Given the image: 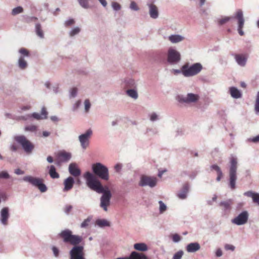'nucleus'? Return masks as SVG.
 <instances>
[{
    "mask_svg": "<svg viewBox=\"0 0 259 259\" xmlns=\"http://www.w3.org/2000/svg\"><path fill=\"white\" fill-rule=\"evenodd\" d=\"M248 140L253 143H258L259 142V135H257V136L253 137L252 138H250L248 139Z\"/></svg>",
    "mask_w": 259,
    "mask_h": 259,
    "instance_id": "nucleus-62",
    "label": "nucleus"
},
{
    "mask_svg": "<svg viewBox=\"0 0 259 259\" xmlns=\"http://www.w3.org/2000/svg\"><path fill=\"white\" fill-rule=\"evenodd\" d=\"M157 180L155 178L142 176L140 178L139 185L141 187L149 186L154 187L156 185Z\"/></svg>",
    "mask_w": 259,
    "mask_h": 259,
    "instance_id": "nucleus-13",
    "label": "nucleus"
},
{
    "mask_svg": "<svg viewBox=\"0 0 259 259\" xmlns=\"http://www.w3.org/2000/svg\"><path fill=\"white\" fill-rule=\"evenodd\" d=\"M189 187L190 186L188 183L184 184L182 189L177 193L178 197L182 200L185 199L187 197Z\"/></svg>",
    "mask_w": 259,
    "mask_h": 259,
    "instance_id": "nucleus-18",
    "label": "nucleus"
},
{
    "mask_svg": "<svg viewBox=\"0 0 259 259\" xmlns=\"http://www.w3.org/2000/svg\"><path fill=\"white\" fill-rule=\"evenodd\" d=\"M129 257L130 259H150L145 254L136 251H132L130 253Z\"/></svg>",
    "mask_w": 259,
    "mask_h": 259,
    "instance_id": "nucleus-25",
    "label": "nucleus"
},
{
    "mask_svg": "<svg viewBox=\"0 0 259 259\" xmlns=\"http://www.w3.org/2000/svg\"><path fill=\"white\" fill-rule=\"evenodd\" d=\"M84 112L87 113H89L91 107V104L89 99L85 100L84 102Z\"/></svg>",
    "mask_w": 259,
    "mask_h": 259,
    "instance_id": "nucleus-43",
    "label": "nucleus"
},
{
    "mask_svg": "<svg viewBox=\"0 0 259 259\" xmlns=\"http://www.w3.org/2000/svg\"><path fill=\"white\" fill-rule=\"evenodd\" d=\"M203 67L200 63H196L191 66L186 64L182 66L183 75L185 77H191L198 74Z\"/></svg>",
    "mask_w": 259,
    "mask_h": 259,
    "instance_id": "nucleus-4",
    "label": "nucleus"
},
{
    "mask_svg": "<svg viewBox=\"0 0 259 259\" xmlns=\"http://www.w3.org/2000/svg\"><path fill=\"white\" fill-rule=\"evenodd\" d=\"M158 203L159 204V213L162 214L166 210L167 206L161 200L159 201Z\"/></svg>",
    "mask_w": 259,
    "mask_h": 259,
    "instance_id": "nucleus-39",
    "label": "nucleus"
},
{
    "mask_svg": "<svg viewBox=\"0 0 259 259\" xmlns=\"http://www.w3.org/2000/svg\"><path fill=\"white\" fill-rule=\"evenodd\" d=\"M237 168V157L232 155L229 158V187L231 190H234L236 188Z\"/></svg>",
    "mask_w": 259,
    "mask_h": 259,
    "instance_id": "nucleus-3",
    "label": "nucleus"
},
{
    "mask_svg": "<svg viewBox=\"0 0 259 259\" xmlns=\"http://www.w3.org/2000/svg\"><path fill=\"white\" fill-rule=\"evenodd\" d=\"M210 168L212 170H214L215 171H216L217 174L222 172L221 168L216 164H213L211 165Z\"/></svg>",
    "mask_w": 259,
    "mask_h": 259,
    "instance_id": "nucleus-53",
    "label": "nucleus"
},
{
    "mask_svg": "<svg viewBox=\"0 0 259 259\" xmlns=\"http://www.w3.org/2000/svg\"><path fill=\"white\" fill-rule=\"evenodd\" d=\"M48 112L45 107L41 108V113L34 112L30 114L31 118L32 117L36 120L44 119L47 118Z\"/></svg>",
    "mask_w": 259,
    "mask_h": 259,
    "instance_id": "nucleus-19",
    "label": "nucleus"
},
{
    "mask_svg": "<svg viewBox=\"0 0 259 259\" xmlns=\"http://www.w3.org/2000/svg\"><path fill=\"white\" fill-rule=\"evenodd\" d=\"M81 105V101L78 100L73 105V110L74 111H76L77 109Z\"/></svg>",
    "mask_w": 259,
    "mask_h": 259,
    "instance_id": "nucleus-57",
    "label": "nucleus"
},
{
    "mask_svg": "<svg viewBox=\"0 0 259 259\" xmlns=\"http://www.w3.org/2000/svg\"><path fill=\"white\" fill-rule=\"evenodd\" d=\"M134 248L140 251H146L148 249L147 244L145 243H137L134 245Z\"/></svg>",
    "mask_w": 259,
    "mask_h": 259,
    "instance_id": "nucleus-29",
    "label": "nucleus"
},
{
    "mask_svg": "<svg viewBox=\"0 0 259 259\" xmlns=\"http://www.w3.org/2000/svg\"><path fill=\"white\" fill-rule=\"evenodd\" d=\"M74 183L75 181L72 177L69 176L65 179L63 181V192H67L71 190L74 186Z\"/></svg>",
    "mask_w": 259,
    "mask_h": 259,
    "instance_id": "nucleus-17",
    "label": "nucleus"
},
{
    "mask_svg": "<svg viewBox=\"0 0 259 259\" xmlns=\"http://www.w3.org/2000/svg\"><path fill=\"white\" fill-rule=\"evenodd\" d=\"M93 135V131L91 129H88L83 134L78 136V140L80 146L82 149H86L90 144V139Z\"/></svg>",
    "mask_w": 259,
    "mask_h": 259,
    "instance_id": "nucleus-10",
    "label": "nucleus"
},
{
    "mask_svg": "<svg viewBox=\"0 0 259 259\" xmlns=\"http://www.w3.org/2000/svg\"><path fill=\"white\" fill-rule=\"evenodd\" d=\"M23 12V8L21 6H18L12 10L11 14L13 16H16L22 13Z\"/></svg>",
    "mask_w": 259,
    "mask_h": 259,
    "instance_id": "nucleus-37",
    "label": "nucleus"
},
{
    "mask_svg": "<svg viewBox=\"0 0 259 259\" xmlns=\"http://www.w3.org/2000/svg\"><path fill=\"white\" fill-rule=\"evenodd\" d=\"M77 89L76 88H72L70 90V97L71 98H75L77 96Z\"/></svg>",
    "mask_w": 259,
    "mask_h": 259,
    "instance_id": "nucleus-50",
    "label": "nucleus"
},
{
    "mask_svg": "<svg viewBox=\"0 0 259 259\" xmlns=\"http://www.w3.org/2000/svg\"><path fill=\"white\" fill-rule=\"evenodd\" d=\"M68 171L71 176L74 177H78L81 175V170L75 162H72L69 165Z\"/></svg>",
    "mask_w": 259,
    "mask_h": 259,
    "instance_id": "nucleus-16",
    "label": "nucleus"
},
{
    "mask_svg": "<svg viewBox=\"0 0 259 259\" xmlns=\"http://www.w3.org/2000/svg\"><path fill=\"white\" fill-rule=\"evenodd\" d=\"M125 86L127 88L136 89L137 83L136 80L132 78H129L125 80Z\"/></svg>",
    "mask_w": 259,
    "mask_h": 259,
    "instance_id": "nucleus-30",
    "label": "nucleus"
},
{
    "mask_svg": "<svg viewBox=\"0 0 259 259\" xmlns=\"http://www.w3.org/2000/svg\"><path fill=\"white\" fill-rule=\"evenodd\" d=\"M122 165L120 163H117L114 166V169L115 171L117 172H119L121 170Z\"/></svg>",
    "mask_w": 259,
    "mask_h": 259,
    "instance_id": "nucleus-59",
    "label": "nucleus"
},
{
    "mask_svg": "<svg viewBox=\"0 0 259 259\" xmlns=\"http://www.w3.org/2000/svg\"><path fill=\"white\" fill-rule=\"evenodd\" d=\"M168 39L172 44H177L184 40L185 37L180 34H172L168 37Z\"/></svg>",
    "mask_w": 259,
    "mask_h": 259,
    "instance_id": "nucleus-24",
    "label": "nucleus"
},
{
    "mask_svg": "<svg viewBox=\"0 0 259 259\" xmlns=\"http://www.w3.org/2000/svg\"><path fill=\"white\" fill-rule=\"evenodd\" d=\"M47 168L48 169V172L52 179H58L59 178V174L56 171V168L54 165H48Z\"/></svg>",
    "mask_w": 259,
    "mask_h": 259,
    "instance_id": "nucleus-26",
    "label": "nucleus"
},
{
    "mask_svg": "<svg viewBox=\"0 0 259 259\" xmlns=\"http://www.w3.org/2000/svg\"><path fill=\"white\" fill-rule=\"evenodd\" d=\"M31 106L29 105L23 106L20 107L21 111H27L30 110Z\"/></svg>",
    "mask_w": 259,
    "mask_h": 259,
    "instance_id": "nucleus-64",
    "label": "nucleus"
},
{
    "mask_svg": "<svg viewBox=\"0 0 259 259\" xmlns=\"http://www.w3.org/2000/svg\"><path fill=\"white\" fill-rule=\"evenodd\" d=\"M52 249L54 256L56 257H58L59 256V253H60V251H59V249L57 247H56V246H53L52 248Z\"/></svg>",
    "mask_w": 259,
    "mask_h": 259,
    "instance_id": "nucleus-52",
    "label": "nucleus"
},
{
    "mask_svg": "<svg viewBox=\"0 0 259 259\" xmlns=\"http://www.w3.org/2000/svg\"><path fill=\"white\" fill-rule=\"evenodd\" d=\"M72 208H73V207L71 205H66L65 206L64 209V212L66 214H68L70 213V212L71 211Z\"/></svg>",
    "mask_w": 259,
    "mask_h": 259,
    "instance_id": "nucleus-54",
    "label": "nucleus"
},
{
    "mask_svg": "<svg viewBox=\"0 0 259 259\" xmlns=\"http://www.w3.org/2000/svg\"><path fill=\"white\" fill-rule=\"evenodd\" d=\"M31 118L30 114H26L25 115H21L17 116L15 118L17 120H23L26 121L29 120Z\"/></svg>",
    "mask_w": 259,
    "mask_h": 259,
    "instance_id": "nucleus-44",
    "label": "nucleus"
},
{
    "mask_svg": "<svg viewBox=\"0 0 259 259\" xmlns=\"http://www.w3.org/2000/svg\"><path fill=\"white\" fill-rule=\"evenodd\" d=\"M80 28L78 26L74 27L70 30L69 35L70 37H73L78 34L80 32Z\"/></svg>",
    "mask_w": 259,
    "mask_h": 259,
    "instance_id": "nucleus-36",
    "label": "nucleus"
},
{
    "mask_svg": "<svg viewBox=\"0 0 259 259\" xmlns=\"http://www.w3.org/2000/svg\"><path fill=\"white\" fill-rule=\"evenodd\" d=\"M233 17H225L218 20V24L222 25L230 21Z\"/></svg>",
    "mask_w": 259,
    "mask_h": 259,
    "instance_id": "nucleus-42",
    "label": "nucleus"
},
{
    "mask_svg": "<svg viewBox=\"0 0 259 259\" xmlns=\"http://www.w3.org/2000/svg\"><path fill=\"white\" fill-rule=\"evenodd\" d=\"M200 99L198 94L188 93L187 95H178L177 100L182 104H191L197 103Z\"/></svg>",
    "mask_w": 259,
    "mask_h": 259,
    "instance_id": "nucleus-6",
    "label": "nucleus"
},
{
    "mask_svg": "<svg viewBox=\"0 0 259 259\" xmlns=\"http://www.w3.org/2000/svg\"><path fill=\"white\" fill-rule=\"evenodd\" d=\"M249 218V213L247 211L244 210L240 213L237 216L233 218L231 222L238 226H241L247 223Z\"/></svg>",
    "mask_w": 259,
    "mask_h": 259,
    "instance_id": "nucleus-11",
    "label": "nucleus"
},
{
    "mask_svg": "<svg viewBox=\"0 0 259 259\" xmlns=\"http://www.w3.org/2000/svg\"><path fill=\"white\" fill-rule=\"evenodd\" d=\"M96 225L100 228H104L106 227H110V223L106 219H97L95 223Z\"/></svg>",
    "mask_w": 259,
    "mask_h": 259,
    "instance_id": "nucleus-28",
    "label": "nucleus"
},
{
    "mask_svg": "<svg viewBox=\"0 0 259 259\" xmlns=\"http://www.w3.org/2000/svg\"><path fill=\"white\" fill-rule=\"evenodd\" d=\"M146 6L148 9V14L151 18L156 19L159 17V13L158 7L153 2H148Z\"/></svg>",
    "mask_w": 259,
    "mask_h": 259,
    "instance_id": "nucleus-14",
    "label": "nucleus"
},
{
    "mask_svg": "<svg viewBox=\"0 0 259 259\" xmlns=\"http://www.w3.org/2000/svg\"><path fill=\"white\" fill-rule=\"evenodd\" d=\"M90 221H91V218H88L87 219H85L82 222V223L81 224L80 227L82 228H84L87 227L89 226Z\"/></svg>",
    "mask_w": 259,
    "mask_h": 259,
    "instance_id": "nucleus-49",
    "label": "nucleus"
},
{
    "mask_svg": "<svg viewBox=\"0 0 259 259\" xmlns=\"http://www.w3.org/2000/svg\"><path fill=\"white\" fill-rule=\"evenodd\" d=\"M11 176L6 170L0 171V179H9Z\"/></svg>",
    "mask_w": 259,
    "mask_h": 259,
    "instance_id": "nucleus-40",
    "label": "nucleus"
},
{
    "mask_svg": "<svg viewBox=\"0 0 259 259\" xmlns=\"http://www.w3.org/2000/svg\"><path fill=\"white\" fill-rule=\"evenodd\" d=\"M254 110L256 113H259V91L256 93L254 104Z\"/></svg>",
    "mask_w": 259,
    "mask_h": 259,
    "instance_id": "nucleus-35",
    "label": "nucleus"
},
{
    "mask_svg": "<svg viewBox=\"0 0 259 259\" xmlns=\"http://www.w3.org/2000/svg\"><path fill=\"white\" fill-rule=\"evenodd\" d=\"M130 8L131 10L135 11H138L140 10V8L138 7V5L134 1H132L131 2V4L130 5Z\"/></svg>",
    "mask_w": 259,
    "mask_h": 259,
    "instance_id": "nucleus-45",
    "label": "nucleus"
},
{
    "mask_svg": "<svg viewBox=\"0 0 259 259\" xmlns=\"http://www.w3.org/2000/svg\"><path fill=\"white\" fill-rule=\"evenodd\" d=\"M22 180L25 182L29 183L33 186L37 187L42 193L45 192L47 190V187L43 183V180L42 179L31 176H26L24 177Z\"/></svg>",
    "mask_w": 259,
    "mask_h": 259,
    "instance_id": "nucleus-5",
    "label": "nucleus"
},
{
    "mask_svg": "<svg viewBox=\"0 0 259 259\" xmlns=\"http://www.w3.org/2000/svg\"><path fill=\"white\" fill-rule=\"evenodd\" d=\"M112 9L116 11H119L121 9V7L119 4L117 2H112L111 4Z\"/></svg>",
    "mask_w": 259,
    "mask_h": 259,
    "instance_id": "nucleus-48",
    "label": "nucleus"
},
{
    "mask_svg": "<svg viewBox=\"0 0 259 259\" xmlns=\"http://www.w3.org/2000/svg\"><path fill=\"white\" fill-rule=\"evenodd\" d=\"M233 204V200L231 199H227L225 201H222L220 202L219 206H220L222 209L224 211L230 210L231 206Z\"/></svg>",
    "mask_w": 259,
    "mask_h": 259,
    "instance_id": "nucleus-22",
    "label": "nucleus"
},
{
    "mask_svg": "<svg viewBox=\"0 0 259 259\" xmlns=\"http://www.w3.org/2000/svg\"><path fill=\"white\" fill-rule=\"evenodd\" d=\"M229 93L233 98L236 99L241 98L242 96L241 91L234 87H231L229 88Z\"/></svg>",
    "mask_w": 259,
    "mask_h": 259,
    "instance_id": "nucleus-21",
    "label": "nucleus"
},
{
    "mask_svg": "<svg viewBox=\"0 0 259 259\" xmlns=\"http://www.w3.org/2000/svg\"><path fill=\"white\" fill-rule=\"evenodd\" d=\"M170 72L174 75H178L179 74L182 73L183 74V69L182 67L181 69H172L170 70Z\"/></svg>",
    "mask_w": 259,
    "mask_h": 259,
    "instance_id": "nucleus-56",
    "label": "nucleus"
},
{
    "mask_svg": "<svg viewBox=\"0 0 259 259\" xmlns=\"http://www.w3.org/2000/svg\"><path fill=\"white\" fill-rule=\"evenodd\" d=\"M35 32L36 34L40 38H42L44 37L43 31L41 29V25L39 23H37L35 25Z\"/></svg>",
    "mask_w": 259,
    "mask_h": 259,
    "instance_id": "nucleus-34",
    "label": "nucleus"
},
{
    "mask_svg": "<svg viewBox=\"0 0 259 259\" xmlns=\"http://www.w3.org/2000/svg\"><path fill=\"white\" fill-rule=\"evenodd\" d=\"M14 139L26 153H31L34 149L33 144L23 135L15 136Z\"/></svg>",
    "mask_w": 259,
    "mask_h": 259,
    "instance_id": "nucleus-8",
    "label": "nucleus"
},
{
    "mask_svg": "<svg viewBox=\"0 0 259 259\" xmlns=\"http://www.w3.org/2000/svg\"><path fill=\"white\" fill-rule=\"evenodd\" d=\"M92 169L93 174L87 171L83 174L87 186L92 190L99 194H102L100 198L99 206L104 211H107L108 207L110 205L112 194L108 187L104 188L101 182L95 176L101 179L107 181L109 179L108 168L100 162L93 164Z\"/></svg>",
    "mask_w": 259,
    "mask_h": 259,
    "instance_id": "nucleus-1",
    "label": "nucleus"
},
{
    "mask_svg": "<svg viewBox=\"0 0 259 259\" xmlns=\"http://www.w3.org/2000/svg\"><path fill=\"white\" fill-rule=\"evenodd\" d=\"M58 157L62 162L68 161L72 157V155L70 153L66 152L65 151L60 152L58 154Z\"/></svg>",
    "mask_w": 259,
    "mask_h": 259,
    "instance_id": "nucleus-23",
    "label": "nucleus"
},
{
    "mask_svg": "<svg viewBox=\"0 0 259 259\" xmlns=\"http://www.w3.org/2000/svg\"><path fill=\"white\" fill-rule=\"evenodd\" d=\"M234 18L237 20V30L240 35L243 36L244 34L242 29L244 27L245 20L243 17V12L241 10H238L235 13Z\"/></svg>",
    "mask_w": 259,
    "mask_h": 259,
    "instance_id": "nucleus-12",
    "label": "nucleus"
},
{
    "mask_svg": "<svg viewBox=\"0 0 259 259\" xmlns=\"http://www.w3.org/2000/svg\"><path fill=\"white\" fill-rule=\"evenodd\" d=\"M223 255L222 250L221 248H218L215 251V255L217 257H221Z\"/></svg>",
    "mask_w": 259,
    "mask_h": 259,
    "instance_id": "nucleus-63",
    "label": "nucleus"
},
{
    "mask_svg": "<svg viewBox=\"0 0 259 259\" xmlns=\"http://www.w3.org/2000/svg\"><path fill=\"white\" fill-rule=\"evenodd\" d=\"M252 200L254 203H256L259 205V193H256Z\"/></svg>",
    "mask_w": 259,
    "mask_h": 259,
    "instance_id": "nucleus-60",
    "label": "nucleus"
},
{
    "mask_svg": "<svg viewBox=\"0 0 259 259\" xmlns=\"http://www.w3.org/2000/svg\"><path fill=\"white\" fill-rule=\"evenodd\" d=\"M235 59L237 64L240 66H245L246 63L247 59L242 55H236Z\"/></svg>",
    "mask_w": 259,
    "mask_h": 259,
    "instance_id": "nucleus-27",
    "label": "nucleus"
},
{
    "mask_svg": "<svg viewBox=\"0 0 259 259\" xmlns=\"http://www.w3.org/2000/svg\"><path fill=\"white\" fill-rule=\"evenodd\" d=\"M256 193L253 192L251 191H248L244 193V195L246 196L251 197L252 199H253V197H254Z\"/></svg>",
    "mask_w": 259,
    "mask_h": 259,
    "instance_id": "nucleus-55",
    "label": "nucleus"
},
{
    "mask_svg": "<svg viewBox=\"0 0 259 259\" xmlns=\"http://www.w3.org/2000/svg\"><path fill=\"white\" fill-rule=\"evenodd\" d=\"M186 248L188 252H195L200 249V245L198 242H193L188 244Z\"/></svg>",
    "mask_w": 259,
    "mask_h": 259,
    "instance_id": "nucleus-20",
    "label": "nucleus"
},
{
    "mask_svg": "<svg viewBox=\"0 0 259 259\" xmlns=\"http://www.w3.org/2000/svg\"><path fill=\"white\" fill-rule=\"evenodd\" d=\"M54 93L57 94L59 92V88L58 84H55L52 88Z\"/></svg>",
    "mask_w": 259,
    "mask_h": 259,
    "instance_id": "nucleus-61",
    "label": "nucleus"
},
{
    "mask_svg": "<svg viewBox=\"0 0 259 259\" xmlns=\"http://www.w3.org/2000/svg\"><path fill=\"white\" fill-rule=\"evenodd\" d=\"M90 0H77L79 5L83 9H87L90 8Z\"/></svg>",
    "mask_w": 259,
    "mask_h": 259,
    "instance_id": "nucleus-38",
    "label": "nucleus"
},
{
    "mask_svg": "<svg viewBox=\"0 0 259 259\" xmlns=\"http://www.w3.org/2000/svg\"><path fill=\"white\" fill-rule=\"evenodd\" d=\"M75 24V20L73 18H69L64 21V25L66 27H69Z\"/></svg>",
    "mask_w": 259,
    "mask_h": 259,
    "instance_id": "nucleus-41",
    "label": "nucleus"
},
{
    "mask_svg": "<svg viewBox=\"0 0 259 259\" xmlns=\"http://www.w3.org/2000/svg\"><path fill=\"white\" fill-rule=\"evenodd\" d=\"M38 130V127L37 125L30 124L27 125L24 127V130L26 132H31L36 134L37 131Z\"/></svg>",
    "mask_w": 259,
    "mask_h": 259,
    "instance_id": "nucleus-32",
    "label": "nucleus"
},
{
    "mask_svg": "<svg viewBox=\"0 0 259 259\" xmlns=\"http://www.w3.org/2000/svg\"><path fill=\"white\" fill-rule=\"evenodd\" d=\"M149 120L151 122L157 121L160 119V114L157 112H153L148 114Z\"/></svg>",
    "mask_w": 259,
    "mask_h": 259,
    "instance_id": "nucleus-33",
    "label": "nucleus"
},
{
    "mask_svg": "<svg viewBox=\"0 0 259 259\" xmlns=\"http://www.w3.org/2000/svg\"><path fill=\"white\" fill-rule=\"evenodd\" d=\"M126 93L128 96L136 100L138 98V94L136 89H131L126 90Z\"/></svg>",
    "mask_w": 259,
    "mask_h": 259,
    "instance_id": "nucleus-31",
    "label": "nucleus"
},
{
    "mask_svg": "<svg viewBox=\"0 0 259 259\" xmlns=\"http://www.w3.org/2000/svg\"><path fill=\"white\" fill-rule=\"evenodd\" d=\"M59 236L62 238L64 243L73 245L69 252L70 259H85L83 252V246L78 245L82 241L81 236L73 235L72 232L69 229L62 230L59 234Z\"/></svg>",
    "mask_w": 259,
    "mask_h": 259,
    "instance_id": "nucleus-2",
    "label": "nucleus"
},
{
    "mask_svg": "<svg viewBox=\"0 0 259 259\" xmlns=\"http://www.w3.org/2000/svg\"><path fill=\"white\" fill-rule=\"evenodd\" d=\"M172 240L173 242L178 243L181 240V237L178 234H175L172 235Z\"/></svg>",
    "mask_w": 259,
    "mask_h": 259,
    "instance_id": "nucleus-51",
    "label": "nucleus"
},
{
    "mask_svg": "<svg viewBox=\"0 0 259 259\" xmlns=\"http://www.w3.org/2000/svg\"><path fill=\"white\" fill-rule=\"evenodd\" d=\"M18 52L20 56L17 62V66L20 70H25L28 67V64L27 61L25 59V57H29L30 53L27 49L24 48L19 49Z\"/></svg>",
    "mask_w": 259,
    "mask_h": 259,
    "instance_id": "nucleus-9",
    "label": "nucleus"
},
{
    "mask_svg": "<svg viewBox=\"0 0 259 259\" xmlns=\"http://www.w3.org/2000/svg\"><path fill=\"white\" fill-rule=\"evenodd\" d=\"M183 254V251L182 250H179L174 254L172 259H181Z\"/></svg>",
    "mask_w": 259,
    "mask_h": 259,
    "instance_id": "nucleus-46",
    "label": "nucleus"
},
{
    "mask_svg": "<svg viewBox=\"0 0 259 259\" xmlns=\"http://www.w3.org/2000/svg\"><path fill=\"white\" fill-rule=\"evenodd\" d=\"M225 248L226 250H230L231 251H234L235 250V246L232 245H231V244H227L225 245Z\"/></svg>",
    "mask_w": 259,
    "mask_h": 259,
    "instance_id": "nucleus-58",
    "label": "nucleus"
},
{
    "mask_svg": "<svg viewBox=\"0 0 259 259\" xmlns=\"http://www.w3.org/2000/svg\"><path fill=\"white\" fill-rule=\"evenodd\" d=\"M0 222L4 226L8 225V221L10 217L9 208L7 207L3 208L0 212Z\"/></svg>",
    "mask_w": 259,
    "mask_h": 259,
    "instance_id": "nucleus-15",
    "label": "nucleus"
},
{
    "mask_svg": "<svg viewBox=\"0 0 259 259\" xmlns=\"http://www.w3.org/2000/svg\"><path fill=\"white\" fill-rule=\"evenodd\" d=\"M218 198V196L216 194H214L211 199H208L206 200V204L209 206L213 205L214 202H216Z\"/></svg>",
    "mask_w": 259,
    "mask_h": 259,
    "instance_id": "nucleus-47",
    "label": "nucleus"
},
{
    "mask_svg": "<svg viewBox=\"0 0 259 259\" xmlns=\"http://www.w3.org/2000/svg\"><path fill=\"white\" fill-rule=\"evenodd\" d=\"M181 60V56L179 52L173 48H169L167 51V62L171 65L178 64Z\"/></svg>",
    "mask_w": 259,
    "mask_h": 259,
    "instance_id": "nucleus-7",
    "label": "nucleus"
}]
</instances>
